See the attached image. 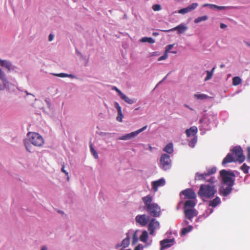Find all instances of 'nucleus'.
<instances>
[{
    "mask_svg": "<svg viewBox=\"0 0 250 250\" xmlns=\"http://www.w3.org/2000/svg\"><path fill=\"white\" fill-rule=\"evenodd\" d=\"M220 175L224 184L227 186V187L222 191V194L224 196H227L232 189V187L234 184L235 175L233 172L226 169L220 170Z\"/></svg>",
    "mask_w": 250,
    "mask_h": 250,
    "instance_id": "1",
    "label": "nucleus"
},
{
    "mask_svg": "<svg viewBox=\"0 0 250 250\" xmlns=\"http://www.w3.org/2000/svg\"><path fill=\"white\" fill-rule=\"evenodd\" d=\"M152 196L148 195L142 198L145 207L149 215L153 217H159L161 214L160 207L157 203H152Z\"/></svg>",
    "mask_w": 250,
    "mask_h": 250,
    "instance_id": "2",
    "label": "nucleus"
},
{
    "mask_svg": "<svg viewBox=\"0 0 250 250\" xmlns=\"http://www.w3.org/2000/svg\"><path fill=\"white\" fill-rule=\"evenodd\" d=\"M216 192L215 186L213 184H202L200 187L198 194L203 201H206L212 198Z\"/></svg>",
    "mask_w": 250,
    "mask_h": 250,
    "instance_id": "3",
    "label": "nucleus"
},
{
    "mask_svg": "<svg viewBox=\"0 0 250 250\" xmlns=\"http://www.w3.org/2000/svg\"><path fill=\"white\" fill-rule=\"evenodd\" d=\"M30 142L34 146L38 147L42 146L44 144L42 137L36 132H29L27 134Z\"/></svg>",
    "mask_w": 250,
    "mask_h": 250,
    "instance_id": "4",
    "label": "nucleus"
},
{
    "mask_svg": "<svg viewBox=\"0 0 250 250\" xmlns=\"http://www.w3.org/2000/svg\"><path fill=\"white\" fill-rule=\"evenodd\" d=\"M232 154L234 155V158L236 162L239 163H243L245 159V157L243 155V151L240 146H235L231 150Z\"/></svg>",
    "mask_w": 250,
    "mask_h": 250,
    "instance_id": "5",
    "label": "nucleus"
},
{
    "mask_svg": "<svg viewBox=\"0 0 250 250\" xmlns=\"http://www.w3.org/2000/svg\"><path fill=\"white\" fill-rule=\"evenodd\" d=\"M171 160L170 156L166 154H163L160 158V167L164 170L168 169L171 167Z\"/></svg>",
    "mask_w": 250,
    "mask_h": 250,
    "instance_id": "6",
    "label": "nucleus"
},
{
    "mask_svg": "<svg viewBox=\"0 0 250 250\" xmlns=\"http://www.w3.org/2000/svg\"><path fill=\"white\" fill-rule=\"evenodd\" d=\"M146 128H147V125H145V126L143 127L142 128H141L135 131L132 132L131 133L126 134L125 135L120 137L119 138V139L122 140H129L130 139H131L132 138H134L136 135H137L138 134H139L141 132L145 130Z\"/></svg>",
    "mask_w": 250,
    "mask_h": 250,
    "instance_id": "7",
    "label": "nucleus"
},
{
    "mask_svg": "<svg viewBox=\"0 0 250 250\" xmlns=\"http://www.w3.org/2000/svg\"><path fill=\"white\" fill-rule=\"evenodd\" d=\"M207 177V174L206 173H196L195 176V180H205L206 181L208 182L211 184H213L215 182V178L214 177H210L209 179H206V177Z\"/></svg>",
    "mask_w": 250,
    "mask_h": 250,
    "instance_id": "8",
    "label": "nucleus"
},
{
    "mask_svg": "<svg viewBox=\"0 0 250 250\" xmlns=\"http://www.w3.org/2000/svg\"><path fill=\"white\" fill-rule=\"evenodd\" d=\"M137 223L142 226H145L148 222L149 217L146 214L138 215L135 217Z\"/></svg>",
    "mask_w": 250,
    "mask_h": 250,
    "instance_id": "9",
    "label": "nucleus"
},
{
    "mask_svg": "<svg viewBox=\"0 0 250 250\" xmlns=\"http://www.w3.org/2000/svg\"><path fill=\"white\" fill-rule=\"evenodd\" d=\"M188 29V27L184 23H181L179 25L168 30H162L164 32H169L170 31H177L178 34H182Z\"/></svg>",
    "mask_w": 250,
    "mask_h": 250,
    "instance_id": "10",
    "label": "nucleus"
},
{
    "mask_svg": "<svg viewBox=\"0 0 250 250\" xmlns=\"http://www.w3.org/2000/svg\"><path fill=\"white\" fill-rule=\"evenodd\" d=\"M181 193L185 196V199H195L196 197L195 192L191 188L184 190Z\"/></svg>",
    "mask_w": 250,
    "mask_h": 250,
    "instance_id": "11",
    "label": "nucleus"
},
{
    "mask_svg": "<svg viewBox=\"0 0 250 250\" xmlns=\"http://www.w3.org/2000/svg\"><path fill=\"white\" fill-rule=\"evenodd\" d=\"M159 227V223L155 219L152 218L150 220L148 224V229L150 235H153L155 229Z\"/></svg>",
    "mask_w": 250,
    "mask_h": 250,
    "instance_id": "12",
    "label": "nucleus"
},
{
    "mask_svg": "<svg viewBox=\"0 0 250 250\" xmlns=\"http://www.w3.org/2000/svg\"><path fill=\"white\" fill-rule=\"evenodd\" d=\"M174 244L173 239H166L160 241L161 248L160 250H164L165 249L168 248Z\"/></svg>",
    "mask_w": 250,
    "mask_h": 250,
    "instance_id": "13",
    "label": "nucleus"
},
{
    "mask_svg": "<svg viewBox=\"0 0 250 250\" xmlns=\"http://www.w3.org/2000/svg\"><path fill=\"white\" fill-rule=\"evenodd\" d=\"M236 162L235 160L234 157H233L232 154L231 153H228L225 158L223 159L222 161V165H225L228 163H230L231 162Z\"/></svg>",
    "mask_w": 250,
    "mask_h": 250,
    "instance_id": "14",
    "label": "nucleus"
},
{
    "mask_svg": "<svg viewBox=\"0 0 250 250\" xmlns=\"http://www.w3.org/2000/svg\"><path fill=\"white\" fill-rule=\"evenodd\" d=\"M152 184L153 188L156 191L159 187L163 186L165 184V180L164 179H160L157 181L152 182Z\"/></svg>",
    "mask_w": 250,
    "mask_h": 250,
    "instance_id": "15",
    "label": "nucleus"
},
{
    "mask_svg": "<svg viewBox=\"0 0 250 250\" xmlns=\"http://www.w3.org/2000/svg\"><path fill=\"white\" fill-rule=\"evenodd\" d=\"M185 215L187 218L191 220L196 215L194 210L192 209H187L185 210Z\"/></svg>",
    "mask_w": 250,
    "mask_h": 250,
    "instance_id": "16",
    "label": "nucleus"
},
{
    "mask_svg": "<svg viewBox=\"0 0 250 250\" xmlns=\"http://www.w3.org/2000/svg\"><path fill=\"white\" fill-rule=\"evenodd\" d=\"M197 131L198 130L197 127L193 126H191L190 128L187 129L186 131V133L188 137H189L190 136L195 137L197 132Z\"/></svg>",
    "mask_w": 250,
    "mask_h": 250,
    "instance_id": "17",
    "label": "nucleus"
},
{
    "mask_svg": "<svg viewBox=\"0 0 250 250\" xmlns=\"http://www.w3.org/2000/svg\"><path fill=\"white\" fill-rule=\"evenodd\" d=\"M0 79L2 81L3 85L5 88L8 87L9 82L7 80L4 73L0 68Z\"/></svg>",
    "mask_w": 250,
    "mask_h": 250,
    "instance_id": "18",
    "label": "nucleus"
},
{
    "mask_svg": "<svg viewBox=\"0 0 250 250\" xmlns=\"http://www.w3.org/2000/svg\"><path fill=\"white\" fill-rule=\"evenodd\" d=\"M126 237L122 242L121 244L119 246V247H122L124 248L127 247L130 243V238L129 233L126 234Z\"/></svg>",
    "mask_w": 250,
    "mask_h": 250,
    "instance_id": "19",
    "label": "nucleus"
},
{
    "mask_svg": "<svg viewBox=\"0 0 250 250\" xmlns=\"http://www.w3.org/2000/svg\"><path fill=\"white\" fill-rule=\"evenodd\" d=\"M220 199L218 197H216L209 202V206L215 207L220 203Z\"/></svg>",
    "mask_w": 250,
    "mask_h": 250,
    "instance_id": "20",
    "label": "nucleus"
},
{
    "mask_svg": "<svg viewBox=\"0 0 250 250\" xmlns=\"http://www.w3.org/2000/svg\"><path fill=\"white\" fill-rule=\"evenodd\" d=\"M121 98L124 100L126 103L129 104H133L136 102V100L134 99H130L129 97L126 96L125 94L123 93L120 96Z\"/></svg>",
    "mask_w": 250,
    "mask_h": 250,
    "instance_id": "21",
    "label": "nucleus"
},
{
    "mask_svg": "<svg viewBox=\"0 0 250 250\" xmlns=\"http://www.w3.org/2000/svg\"><path fill=\"white\" fill-rule=\"evenodd\" d=\"M163 150L167 153L171 154L173 152V146L172 143H170L166 146Z\"/></svg>",
    "mask_w": 250,
    "mask_h": 250,
    "instance_id": "22",
    "label": "nucleus"
},
{
    "mask_svg": "<svg viewBox=\"0 0 250 250\" xmlns=\"http://www.w3.org/2000/svg\"><path fill=\"white\" fill-rule=\"evenodd\" d=\"M0 63L2 66L6 67L8 71L11 70V64L9 62L5 60H1L0 59Z\"/></svg>",
    "mask_w": 250,
    "mask_h": 250,
    "instance_id": "23",
    "label": "nucleus"
},
{
    "mask_svg": "<svg viewBox=\"0 0 250 250\" xmlns=\"http://www.w3.org/2000/svg\"><path fill=\"white\" fill-rule=\"evenodd\" d=\"M196 205V203L194 200H192V199H189L187 200L185 203V208L189 207L193 208Z\"/></svg>",
    "mask_w": 250,
    "mask_h": 250,
    "instance_id": "24",
    "label": "nucleus"
},
{
    "mask_svg": "<svg viewBox=\"0 0 250 250\" xmlns=\"http://www.w3.org/2000/svg\"><path fill=\"white\" fill-rule=\"evenodd\" d=\"M148 238V233L146 230L143 231L140 237V240L143 242H146Z\"/></svg>",
    "mask_w": 250,
    "mask_h": 250,
    "instance_id": "25",
    "label": "nucleus"
},
{
    "mask_svg": "<svg viewBox=\"0 0 250 250\" xmlns=\"http://www.w3.org/2000/svg\"><path fill=\"white\" fill-rule=\"evenodd\" d=\"M215 69V67H213L212 68V69L211 70V71H208V70L206 71V73H207V75L205 79V81H207L210 80L212 78Z\"/></svg>",
    "mask_w": 250,
    "mask_h": 250,
    "instance_id": "26",
    "label": "nucleus"
},
{
    "mask_svg": "<svg viewBox=\"0 0 250 250\" xmlns=\"http://www.w3.org/2000/svg\"><path fill=\"white\" fill-rule=\"evenodd\" d=\"M192 229L191 226H188V227L184 228L181 232V235H185L186 234L190 232Z\"/></svg>",
    "mask_w": 250,
    "mask_h": 250,
    "instance_id": "27",
    "label": "nucleus"
},
{
    "mask_svg": "<svg viewBox=\"0 0 250 250\" xmlns=\"http://www.w3.org/2000/svg\"><path fill=\"white\" fill-rule=\"evenodd\" d=\"M194 97L198 100H205L208 98L207 95L205 94L196 93L194 95Z\"/></svg>",
    "mask_w": 250,
    "mask_h": 250,
    "instance_id": "28",
    "label": "nucleus"
},
{
    "mask_svg": "<svg viewBox=\"0 0 250 250\" xmlns=\"http://www.w3.org/2000/svg\"><path fill=\"white\" fill-rule=\"evenodd\" d=\"M208 19V17L206 15L199 17L195 19L194 21V22L195 23H198L203 21H206Z\"/></svg>",
    "mask_w": 250,
    "mask_h": 250,
    "instance_id": "29",
    "label": "nucleus"
},
{
    "mask_svg": "<svg viewBox=\"0 0 250 250\" xmlns=\"http://www.w3.org/2000/svg\"><path fill=\"white\" fill-rule=\"evenodd\" d=\"M141 41L143 42H149L150 43H153L155 41L151 37H144L141 39Z\"/></svg>",
    "mask_w": 250,
    "mask_h": 250,
    "instance_id": "30",
    "label": "nucleus"
},
{
    "mask_svg": "<svg viewBox=\"0 0 250 250\" xmlns=\"http://www.w3.org/2000/svg\"><path fill=\"white\" fill-rule=\"evenodd\" d=\"M242 82L239 77H234L232 78V84L233 85H238Z\"/></svg>",
    "mask_w": 250,
    "mask_h": 250,
    "instance_id": "31",
    "label": "nucleus"
},
{
    "mask_svg": "<svg viewBox=\"0 0 250 250\" xmlns=\"http://www.w3.org/2000/svg\"><path fill=\"white\" fill-rule=\"evenodd\" d=\"M138 230H136L133 234L132 240V243L133 245L135 244L138 241Z\"/></svg>",
    "mask_w": 250,
    "mask_h": 250,
    "instance_id": "32",
    "label": "nucleus"
},
{
    "mask_svg": "<svg viewBox=\"0 0 250 250\" xmlns=\"http://www.w3.org/2000/svg\"><path fill=\"white\" fill-rule=\"evenodd\" d=\"M198 6V4L197 3H193L191 4H190L188 6H187V8L189 12H190L195 9L197 8V7Z\"/></svg>",
    "mask_w": 250,
    "mask_h": 250,
    "instance_id": "33",
    "label": "nucleus"
},
{
    "mask_svg": "<svg viewBox=\"0 0 250 250\" xmlns=\"http://www.w3.org/2000/svg\"><path fill=\"white\" fill-rule=\"evenodd\" d=\"M216 172V168L215 167H213L211 168L208 169L207 170V172H205L207 174V176H209L211 174L215 173Z\"/></svg>",
    "mask_w": 250,
    "mask_h": 250,
    "instance_id": "34",
    "label": "nucleus"
},
{
    "mask_svg": "<svg viewBox=\"0 0 250 250\" xmlns=\"http://www.w3.org/2000/svg\"><path fill=\"white\" fill-rule=\"evenodd\" d=\"M240 169L244 172V173L247 174L249 172V169L250 167L248 166L246 164H244L240 167Z\"/></svg>",
    "mask_w": 250,
    "mask_h": 250,
    "instance_id": "35",
    "label": "nucleus"
},
{
    "mask_svg": "<svg viewBox=\"0 0 250 250\" xmlns=\"http://www.w3.org/2000/svg\"><path fill=\"white\" fill-rule=\"evenodd\" d=\"M54 75L57 76V77H62V78L67 77H71V78L74 77V76L72 75H68L66 73H59V74H54Z\"/></svg>",
    "mask_w": 250,
    "mask_h": 250,
    "instance_id": "36",
    "label": "nucleus"
},
{
    "mask_svg": "<svg viewBox=\"0 0 250 250\" xmlns=\"http://www.w3.org/2000/svg\"><path fill=\"white\" fill-rule=\"evenodd\" d=\"M90 151H91V153L93 154V155L95 158L97 159L98 158V153H97L96 150L93 148L92 144H90Z\"/></svg>",
    "mask_w": 250,
    "mask_h": 250,
    "instance_id": "37",
    "label": "nucleus"
},
{
    "mask_svg": "<svg viewBox=\"0 0 250 250\" xmlns=\"http://www.w3.org/2000/svg\"><path fill=\"white\" fill-rule=\"evenodd\" d=\"M124 115L122 113V110H121L120 114L119 113H118V116L116 118V120L120 122H122L123 121L122 119Z\"/></svg>",
    "mask_w": 250,
    "mask_h": 250,
    "instance_id": "38",
    "label": "nucleus"
},
{
    "mask_svg": "<svg viewBox=\"0 0 250 250\" xmlns=\"http://www.w3.org/2000/svg\"><path fill=\"white\" fill-rule=\"evenodd\" d=\"M152 9L154 11H160L161 9V6L160 4H154L152 6Z\"/></svg>",
    "mask_w": 250,
    "mask_h": 250,
    "instance_id": "39",
    "label": "nucleus"
},
{
    "mask_svg": "<svg viewBox=\"0 0 250 250\" xmlns=\"http://www.w3.org/2000/svg\"><path fill=\"white\" fill-rule=\"evenodd\" d=\"M189 12L187 7L182 8L178 11L179 14H184Z\"/></svg>",
    "mask_w": 250,
    "mask_h": 250,
    "instance_id": "40",
    "label": "nucleus"
},
{
    "mask_svg": "<svg viewBox=\"0 0 250 250\" xmlns=\"http://www.w3.org/2000/svg\"><path fill=\"white\" fill-rule=\"evenodd\" d=\"M24 145H25V146L26 148V149L30 152H31L32 151H31V148H32V146H31L30 145V144L29 143H26L25 142L24 143Z\"/></svg>",
    "mask_w": 250,
    "mask_h": 250,
    "instance_id": "41",
    "label": "nucleus"
},
{
    "mask_svg": "<svg viewBox=\"0 0 250 250\" xmlns=\"http://www.w3.org/2000/svg\"><path fill=\"white\" fill-rule=\"evenodd\" d=\"M167 57H168L167 53L165 52V53L164 54V55L163 56H161L160 57H159L158 58V60L159 61L164 60L166 59L167 58Z\"/></svg>",
    "mask_w": 250,
    "mask_h": 250,
    "instance_id": "42",
    "label": "nucleus"
},
{
    "mask_svg": "<svg viewBox=\"0 0 250 250\" xmlns=\"http://www.w3.org/2000/svg\"><path fill=\"white\" fill-rule=\"evenodd\" d=\"M115 107L116 108L118 113H119L120 114L121 110H122V108L117 102H116L115 103Z\"/></svg>",
    "mask_w": 250,
    "mask_h": 250,
    "instance_id": "43",
    "label": "nucleus"
},
{
    "mask_svg": "<svg viewBox=\"0 0 250 250\" xmlns=\"http://www.w3.org/2000/svg\"><path fill=\"white\" fill-rule=\"evenodd\" d=\"M197 139L194 137V138L192 139L189 142V145L190 146H194V144L196 143Z\"/></svg>",
    "mask_w": 250,
    "mask_h": 250,
    "instance_id": "44",
    "label": "nucleus"
},
{
    "mask_svg": "<svg viewBox=\"0 0 250 250\" xmlns=\"http://www.w3.org/2000/svg\"><path fill=\"white\" fill-rule=\"evenodd\" d=\"M112 89L115 90L119 94L120 96H121L122 95V94L123 93V92H121V91L120 90H119L116 86H114L112 88Z\"/></svg>",
    "mask_w": 250,
    "mask_h": 250,
    "instance_id": "45",
    "label": "nucleus"
},
{
    "mask_svg": "<svg viewBox=\"0 0 250 250\" xmlns=\"http://www.w3.org/2000/svg\"><path fill=\"white\" fill-rule=\"evenodd\" d=\"M173 46V44H169L167 45L166 49V52L167 53V52L169 51L172 49Z\"/></svg>",
    "mask_w": 250,
    "mask_h": 250,
    "instance_id": "46",
    "label": "nucleus"
},
{
    "mask_svg": "<svg viewBox=\"0 0 250 250\" xmlns=\"http://www.w3.org/2000/svg\"><path fill=\"white\" fill-rule=\"evenodd\" d=\"M247 157L248 159H250V147H248L247 148Z\"/></svg>",
    "mask_w": 250,
    "mask_h": 250,
    "instance_id": "47",
    "label": "nucleus"
},
{
    "mask_svg": "<svg viewBox=\"0 0 250 250\" xmlns=\"http://www.w3.org/2000/svg\"><path fill=\"white\" fill-rule=\"evenodd\" d=\"M61 171L63 172L66 176H68V173L64 169V164L62 165V167L61 169Z\"/></svg>",
    "mask_w": 250,
    "mask_h": 250,
    "instance_id": "48",
    "label": "nucleus"
},
{
    "mask_svg": "<svg viewBox=\"0 0 250 250\" xmlns=\"http://www.w3.org/2000/svg\"><path fill=\"white\" fill-rule=\"evenodd\" d=\"M54 36L53 34H49V37H48L49 41H50V42L52 41L54 39Z\"/></svg>",
    "mask_w": 250,
    "mask_h": 250,
    "instance_id": "49",
    "label": "nucleus"
},
{
    "mask_svg": "<svg viewBox=\"0 0 250 250\" xmlns=\"http://www.w3.org/2000/svg\"><path fill=\"white\" fill-rule=\"evenodd\" d=\"M227 8H228V7L219 6H217V9H218L219 10H223V9H225Z\"/></svg>",
    "mask_w": 250,
    "mask_h": 250,
    "instance_id": "50",
    "label": "nucleus"
},
{
    "mask_svg": "<svg viewBox=\"0 0 250 250\" xmlns=\"http://www.w3.org/2000/svg\"><path fill=\"white\" fill-rule=\"evenodd\" d=\"M227 27V25L225 24L224 23H221L220 24V28L222 29H224Z\"/></svg>",
    "mask_w": 250,
    "mask_h": 250,
    "instance_id": "51",
    "label": "nucleus"
},
{
    "mask_svg": "<svg viewBox=\"0 0 250 250\" xmlns=\"http://www.w3.org/2000/svg\"><path fill=\"white\" fill-rule=\"evenodd\" d=\"M209 7L210 8H216L217 9V5H214V4H210Z\"/></svg>",
    "mask_w": 250,
    "mask_h": 250,
    "instance_id": "52",
    "label": "nucleus"
},
{
    "mask_svg": "<svg viewBox=\"0 0 250 250\" xmlns=\"http://www.w3.org/2000/svg\"><path fill=\"white\" fill-rule=\"evenodd\" d=\"M209 5H210V4L206 3V4H203V7H205L209 6Z\"/></svg>",
    "mask_w": 250,
    "mask_h": 250,
    "instance_id": "53",
    "label": "nucleus"
},
{
    "mask_svg": "<svg viewBox=\"0 0 250 250\" xmlns=\"http://www.w3.org/2000/svg\"><path fill=\"white\" fill-rule=\"evenodd\" d=\"M134 250H140V248L139 246H137L136 247H135Z\"/></svg>",
    "mask_w": 250,
    "mask_h": 250,
    "instance_id": "54",
    "label": "nucleus"
},
{
    "mask_svg": "<svg viewBox=\"0 0 250 250\" xmlns=\"http://www.w3.org/2000/svg\"><path fill=\"white\" fill-rule=\"evenodd\" d=\"M149 149L150 150V151H152V147L151 146H149Z\"/></svg>",
    "mask_w": 250,
    "mask_h": 250,
    "instance_id": "55",
    "label": "nucleus"
},
{
    "mask_svg": "<svg viewBox=\"0 0 250 250\" xmlns=\"http://www.w3.org/2000/svg\"><path fill=\"white\" fill-rule=\"evenodd\" d=\"M47 248L46 247H43L41 250H46Z\"/></svg>",
    "mask_w": 250,
    "mask_h": 250,
    "instance_id": "56",
    "label": "nucleus"
},
{
    "mask_svg": "<svg viewBox=\"0 0 250 250\" xmlns=\"http://www.w3.org/2000/svg\"><path fill=\"white\" fill-rule=\"evenodd\" d=\"M185 106H186L187 107H188V108H189L190 110H192V108H190V107H189V106H188V105H185Z\"/></svg>",
    "mask_w": 250,
    "mask_h": 250,
    "instance_id": "57",
    "label": "nucleus"
},
{
    "mask_svg": "<svg viewBox=\"0 0 250 250\" xmlns=\"http://www.w3.org/2000/svg\"><path fill=\"white\" fill-rule=\"evenodd\" d=\"M67 176V181H69V176Z\"/></svg>",
    "mask_w": 250,
    "mask_h": 250,
    "instance_id": "58",
    "label": "nucleus"
},
{
    "mask_svg": "<svg viewBox=\"0 0 250 250\" xmlns=\"http://www.w3.org/2000/svg\"><path fill=\"white\" fill-rule=\"evenodd\" d=\"M185 225H187V224H188V221H185Z\"/></svg>",
    "mask_w": 250,
    "mask_h": 250,
    "instance_id": "59",
    "label": "nucleus"
},
{
    "mask_svg": "<svg viewBox=\"0 0 250 250\" xmlns=\"http://www.w3.org/2000/svg\"><path fill=\"white\" fill-rule=\"evenodd\" d=\"M246 44H247L248 46H250V44L249 43H248V42H246Z\"/></svg>",
    "mask_w": 250,
    "mask_h": 250,
    "instance_id": "60",
    "label": "nucleus"
},
{
    "mask_svg": "<svg viewBox=\"0 0 250 250\" xmlns=\"http://www.w3.org/2000/svg\"><path fill=\"white\" fill-rule=\"evenodd\" d=\"M3 88H2L1 85L0 84V90H2Z\"/></svg>",
    "mask_w": 250,
    "mask_h": 250,
    "instance_id": "61",
    "label": "nucleus"
},
{
    "mask_svg": "<svg viewBox=\"0 0 250 250\" xmlns=\"http://www.w3.org/2000/svg\"><path fill=\"white\" fill-rule=\"evenodd\" d=\"M224 64H221V65H220V67H221V68H223V67H224Z\"/></svg>",
    "mask_w": 250,
    "mask_h": 250,
    "instance_id": "62",
    "label": "nucleus"
}]
</instances>
